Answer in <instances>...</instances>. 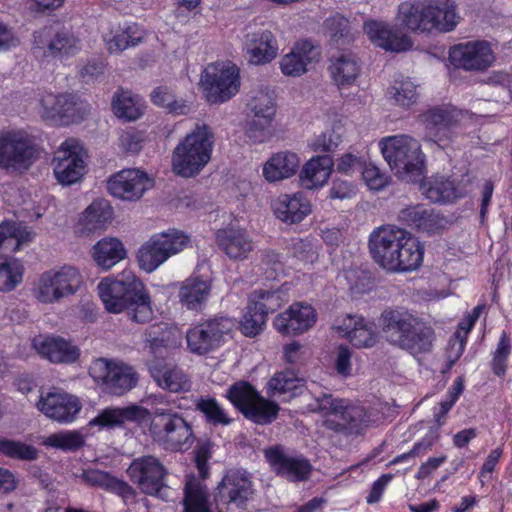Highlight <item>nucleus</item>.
Returning a JSON list of instances; mask_svg holds the SVG:
<instances>
[{"mask_svg":"<svg viewBox=\"0 0 512 512\" xmlns=\"http://www.w3.org/2000/svg\"><path fill=\"white\" fill-rule=\"evenodd\" d=\"M276 115V108L263 110L247 109L246 135L255 143H263L271 135L272 122Z\"/></svg>","mask_w":512,"mask_h":512,"instance_id":"nucleus-35","label":"nucleus"},{"mask_svg":"<svg viewBox=\"0 0 512 512\" xmlns=\"http://www.w3.org/2000/svg\"><path fill=\"white\" fill-rule=\"evenodd\" d=\"M30 241V233L21 224L13 221L0 223V247L17 251L22 244Z\"/></svg>","mask_w":512,"mask_h":512,"instance_id":"nucleus-44","label":"nucleus"},{"mask_svg":"<svg viewBox=\"0 0 512 512\" xmlns=\"http://www.w3.org/2000/svg\"><path fill=\"white\" fill-rule=\"evenodd\" d=\"M98 293L110 313L126 312L136 323H147L153 317L151 299L141 280L133 275L123 280L103 279L98 284Z\"/></svg>","mask_w":512,"mask_h":512,"instance_id":"nucleus-3","label":"nucleus"},{"mask_svg":"<svg viewBox=\"0 0 512 512\" xmlns=\"http://www.w3.org/2000/svg\"><path fill=\"white\" fill-rule=\"evenodd\" d=\"M296 377L292 371L276 373L268 382V389L271 395L283 394L296 388Z\"/></svg>","mask_w":512,"mask_h":512,"instance_id":"nucleus-62","label":"nucleus"},{"mask_svg":"<svg viewBox=\"0 0 512 512\" xmlns=\"http://www.w3.org/2000/svg\"><path fill=\"white\" fill-rule=\"evenodd\" d=\"M345 334L350 342L358 348H370L377 343V334L372 325L367 324L363 318H355L348 315L344 319Z\"/></svg>","mask_w":512,"mask_h":512,"instance_id":"nucleus-38","label":"nucleus"},{"mask_svg":"<svg viewBox=\"0 0 512 512\" xmlns=\"http://www.w3.org/2000/svg\"><path fill=\"white\" fill-rule=\"evenodd\" d=\"M383 157L399 178L413 182L422 175L423 154L420 144L408 136H394L381 142Z\"/></svg>","mask_w":512,"mask_h":512,"instance_id":"nucleus-5","label":"nucleus"},{"mask_svg":"<svg viewBox=\"0 0 512 512\" xmlns=\"http://www.w3.org/2000/svg\"><path fill=\"white\" fill-rule=\"evenodd\" d=\"M397 219L401 224L429 235L439 233L448 223L444 216L422 204L401 209Z\"/></svg>","mask_w":512,"mask_h":512,"instance_id":"nucleus-20","label":"nucleus"},{"mask_svg":"<svg viewBox=\"0 0 512 512\" xmlns=\"http://www.w3.org/2000/svg\"><path fill=\"white\" fill-rule=\"evenodd\" d=\"M183 504L184 512H211L207 487L194 476L187 478Z\"/></svg>","mask_w":512,"mask_h":512,"instance_id":"nucleus-39","label":"nucleus"},{"mask_svg":"<svg viewBox=\"0 0 512 512\" xmlns=\"http://www.w3.org/2000/svg\"><path fill=\"white\" fill-rule=\"evenodd\" d=\"M114 114L127 121H135L142 115V110L129 91L118 90L112 100Z\"/></svg>","mask_w":512,"mask_h":512,"instance_id":"nucleus-48","label":"nucleus"},{"mask_svg":"<svg viewBox=\"0 0 512 512\" xmlns=\"http://www.w3.org/2000/svg\"><path fill=\"white\" fill-rule=\"evenodd\" d=\"M38 409L47 417L58 422L68 423L75 419L81 409L77 397L62 391L48 392L41 396Z\"/></svg>","mask_w":512,"mask_h":512,"instance_id":"nucleus-22","label":"nucleus"},{"mask_svg":"<svg viewBox=\"0 0 512 512\" xmlns=\"http://www.w3.org/2000/svg\"><path fill=\"white\" fill-rule=\"evenodd\" d=\"M277 219L287 224H296L311 213V203L303 193L282 194L273 202Z\"/></svg>","mask_w":512,"mask_h":512,"instance_id":"nucleus-28","label":"nucleus"},{"mask_svg":"<svg viewBox=\"0 0 512 512\" xmlns=\"http://www.w3.org/2000/svg\"><path fill=\"white\" fill-rule=\"evenodd\" d=\"M367 417L364 408L360 406L339 407L334 416L326 418L323 425L336 433L344 435L360 434L366 426Z\"/></svg>","mask_w":512,"mask_h":512,"instance_id":"nucleus-27","label":"nucleus"},{"mask_svg":"<svg viewBox=\"0 0 512 512\" xmlns=\"http://www.w3.org/2000/svg\"><path fill=\"white\" fill-rule=\"evenodd\" d=\"M214 141L211 127L205 123H197L174 148L172 171L184 178L197 176L211 159Z\"/></svg>","mask_w":512,"mask_h":512,"instance_id":"nucleus-4","label":"nucleus"},{"mask_svg":"<svg viewBox=\"0 0 512 512\" xmlns=\"http://www.w3.org/2000/svg\"><path fill=\"white\" fill-rule=\"evenodd\" d=\"M216 243L231 260H244L253 251V240L245 229L226 227L216 233Z\"/></svg>","mask_w":512,"mask_h":512,"instance_id":"nucleus-24","label":"nucleus"},{"mask_svg":"<svg viewBox=\"0 0 512 512\" xmlns=\"http://www.w3.org/2000/svg\"><path fill=\"white\" fill-rule=\"evenodd\" d=\"M373 260L391 272L412 271L423 260L424 249L411 233L395 225H383L369 236Z\"/></svg>","mask_w":512,"mask_h":512,"instance_id":"nucleus-2","label":"nucleus"},{"mask_svg":"<svg viewBox=\"0 0 512 512\" xmlns=\"http://www.w3.org/2000/svg\"><path fill=\"white\" fill-rule=\"evenodd\" d=\"M245 42L248 61L255 65L271 62L278 53V45L272 34H252Z\"/></svg>","mask_w":512,"mask_h":512,"instance_id":"nucleus-36","label":"nucleus"},{"mask_svg":"<svg viewBox=\"0 0 512 512\" xmlns=\"http://www.w3.org/2000/svg\"><path fill=\"white\" fill-rule=\"evenodd\" d=\"M113 210L109 203L104 200L93 201L83 212L81 223L88 232L102 229L111 219Z\"/></svg>","mask_w":512,"mask_h":512,"instance_id":"nucleus-40","label":"nucleus"},{"mask_svg":"<svg viewBox=\"0 0 512 512\" xmlns=\"http://www.w3.org/2000/svg\"><path fill=\"white\" fill-rule=\"evenodd\" d=\"M33 346L37 352L52 363L70 364L78 360L80 349L60 336L35 338Z\"/></svg>","mask_w":512,"mask_h":512,"instance_id":"nucleus-25","label":"nucleus"},{"mask_svg":"<svg viewBox=\"0 0 512 512\" xmlns=\"http://www.w3.org/2000/svg\"><path fill=\"white\" fill-rule=\"evenodd\" d=\"M146 420H150L149 432L153 440L167 450H188L194 443L192 424L173 408L156 407L150 411L138 404L107 407L89 425L112 429Z\"/></svg>","mask_w":512,"mask_h":512,"instance_id":"nucleus-1","label":"nucleus"},{"mask_svg":"<svg viewBox=\"0 0 512 512\" xmlns=\"http://www.w3.org/2000/svg\"><path fill=\"white\" fill-rule=\"evenodd\" d=\"M195 409L203 414L207 423L227 426L232 422L215 398L201 396L195 401Z\"/></svg>","mask_w":512,"mask_h":512,"instance_id":"nucleus-49","label":"nucleus"},{"mask_svg":"<svg viewBox=\"0 0 512 512\" xmlns=\"http://www.w3.org/2000/svg\"><path fill=\"white\" fill-rule=\"evenodd\" d=\"M235 326L233 319L226 316H215L190 328L186 339L192 353L204 355L218 348L225 335L232 332Z\"/></svg>","mask_w":512,"mask_h":512,"instance_id":"nucleus-11","label":"nucleus"},{"mask_svg":"<svg viewBox=\"0 0 512 512\" xmlns=\"http://www.w3.org/2000/svg\"><path fill=\"white\" fill-rule=\"evenodd\" d=\"M421 189L426 198L434 203L449 202L460 196L454 183L444 176H436L424 182Z\"/></svg>","mask_w":512,"mask_h":512,"instance_id":"nucleus-41","label":"nucleus"},{"mask_svg":"<svg viewBox=\"0 0 512 512\" xmlns=\"http://www.w3.org/2000/svg\"><path fill=\"white\" fill-rule=\"evenodd\" d=\"M103 41L110 54H118L130 46H136L142 37L133 38L130 34H104Z\"/></svg>","mask_w":512,"mask_h":512,"instance_id":"nucleus-61","label":"nucleus"},{"mask_svg":"<svg viewBox=\"0 0 512 512\" xmlns=\"http://www.w3.org/2000/svg\"><path fill=\"white\" fill-rule=\"evenodd\" d=\"M53 270L63 300L75 295L84 283L80 270L75 266L63 265Z\"/></svg>","mask_w":512,"mask_h":512,"instance_id":"nucleus-42","label":"nucleus"},{"mask_svg":"<svg viewBox=\"0 0 512 512\" xmlns=\"http://www.w3.org/2000/svg\"><path fill=\"white\" fill-rule=\"evenodd\" d=\"M342 142V135L335 128H331L319 135L313 142L315 151L333 152Z\"/></svg>","mask_w":512,"mask_h":512,"instance_id":"nucleus-64","label":"nucleus"},{"mask_svg":"<svg viewBox=\"0 0 512 512\" xmlns=\"http://www.w3.org/2000/svg\"><path fill=\"white\" fill-rule=\"evenodd\" d=\"M211 292L209 281L199 277H189L181 285L179 300L188 310L201 311Z\"/></svg>","mask_w":512,"mask_h":512,"instance_id":"nucleus-34","label":"nucleus"},{"mask_svg":"<svg viewBox=\"0 0 512 512\" xmlns=\"http://www.w3.org/2000/svg\"><path fill=\"white\" fill-rule=\"evenodd\" d=\"M201 84L210 103L228 101L239 90V71L235 65L218 63L208 65L201 75Z\"/></svg>","mask_w":512,"mask_h":512,"instance_id":"nucleus-10","label":"nucleus"},{"mask_svg":"<svg viewBox=\"0 0 512 512\" xmlns=\"http://www.w3.org/2000/svg\"><path fill=\"white\" fill-rule=\"evenodd\" d=\"M264 456L278 476L292 482L307 480L312 471V466L307 459L288 455L280 445L265 449Z\"/></svg>","mask_w":512,"mask_h":512,"instance_id":"nucleus-17","label":"nucleus"},{"mask_svg":"<svg viewBox=\"0 0 512 512\" xmlns=\"http://www.w3.org/2000/svg\"><path fill=\"white\" fill-rule=\"evenodd\" d=\"M123 243L114 237L99 240L92 249L95 263L104 270H109L126 257Z\"/></svg>","mask_w":512,"mask_h":512,"instance_id":"nucleus-37","label":"nucleus"},{"mask_svg":"<svg viewBox=\"0 0 512 512\" xmlns=\"http://www.w3.org/2000/svg\"><path fill=\"white\" fill-rule=\"evenodd\" d=\"M434 338L433 328L416 316L396 347L414 355L426 353L432 349Z\"/></svg>","mask_w":512,"mask_h":512,"instance_id":"nucleus-30","label":"nucleus"},{"mask_svg":"<svg viewBox=\"0 0 512 512\" xmlns=\"http://www.w3.org/2000/svg\"><path fill=\"white\" fill-rule=\"evenodd\" d=\"M79 49V39L74 34H36L32 48L37 57L71 55Z\"/></svg>","mask_w":512,"mask_h":512,"instance_id":"nucleus-23","label":"nucleus"},{"mask_svg":"<svg viewBox=\"0 0 512 512\" xmlns=\"http://www.w3.org/2000/svg\"><path fill=\"white\" fill-rule=\"evenodd\" d=\"M127 473L142 493L166 499L168 487L165 478L168 471L158 458L151 455L136 458L129 465Z\"/></svg>","mask_w":512,"mask_h":512,"instance_id":"nucleus-9","label":"nucleus"},{"mask_svg":"<svg viewBox=\"0 0 512 512\" xmlns=\"http://www.w3.org/2000/svg\"><path fill=\"white\" fill-rule=\"evenodd\" d=\"M89 375L109 394L121 396L136 387L139 375L123 362L97 358L89 366Z\"/></svg>","mask_w":512,"mask_h":512,"instance_id":"nucleus-7","label":"nucleus"},{"mask_svg":"<svg viewBox=\"0 0 512 512\" xmlns=\"http://www.w3.org/2000/svg\"><path fill=\"white\" fill-rule=\"evenodd\" d=\"M317 320L315 309L308 304L297 302L274 319V327L283 335H298L308 331Z\"/></svg>","mask_w":512,"mask_h":512,"instance_id":"nucleus-21","label":"nucleus"},{"mask_svg":"<svg viewBox=\"0 0 512 512\" xmlns=\"http://www.w3.org/2000/svg\"><path fill=\"white\" fill-rule=\"evenodd\" d=\"M56 179L62 185H72L85 174L86 164L82 148L74 140L65 141L52 160Z\"/></svg>","mask_w":512,"mask_h":512,"instance_id":"nucleus-16","label":"nucleus"},{"mask_svg":"<svg viewBox=\"0 0 512 512\" xmlns=\"http://www.w3.org/2000/svg\"><path fill=\"white\" fill-rule=\"evenodd\" d=\"M279 405L259 395L244 416L257 424H269L277 418Z\"/></svg>","mask_w":512,"mask_h":512,"instance_id":"nucleus-51","label":"nucleus"},{"mask_svg":"<svg viewBox=\"0 0 512 512\" xmlns=\"http://www.w3.org/2000/svg\"><path fill=\"white\" fill-rule=\"evenodd\" d=\"M153 187V180L139 169H123L108 180L109 192L123 200H137Z\"/></svg>","mask_w":512,"mask_h":512,"instance_id":"nucleus-18","label":"nucleus"},{"mask_svg":"<svg viewBox=\"0 0 512 512\" xmlns=\"http://www.w3.org/2000/svg\"><path fill=\"white\" fill-rule=\"evenodd\" d=\"M154 105L164 108L167 113L173 115H187L190 106L183 99H177L173 91L167 86H158L150 94Z\"/></svg>","mask_w":512,"mask_h":512,"instance_id":"nucleus-43","label":"nucleus"},{"mask_svg":"<svg viewBox=\"0 0 512 512\" xmlns=\"http://www.w3.org/2000/svg\"><path fill=\"white\" fill-rule=\"evenodd\" d=\"M23 267L15 259L0 257V291H11L21 281Z\"/></svg>","mask_w":512,"mask_h":512,"instance_id":"nucleus-53","label":"nucleus"},{"mask_svg":"<svg viewBox=\"0 0 512 512\" xmlns=\"http://www.w3.org/2000/svg\"><path fill=\"white\" fill-rule=\"evenodd\" d=\"M0 454L17 460H34L37 458V449L21 441L1 438Z\"/></svg>","mask_w":512,"mask_h":512,"instance_id":"nucleus-56","label":"nucleus"},{"mask_svg":"<svg viewBox=\"0 0 512 512\" xmlns=\"http://www.w3.org/2000/svg\"><path fill=\"white\" fill-rule=\"evenodd\" d=\"M491 44L484 40L454 45L449 50V61L454 68L467 72H482L495 62Z\"/></svg>","mask_w":512,"mask_h":512,"instance_id":"nucleus-15","label":"nucleus"},{"mask_svg":"<svg viewBox=\"0 0 512 512\" xmlns=\"http://www.w3.org/2000/svg\"><path fill=\"white\" fill-rule=\"evenodd\" d=\"M84 437L78 431H64L51 434L46 443L54 448L75 451L84 445Z\"/></svg>","mask_w":512,"mask_h":512,"instance_id":"nucleus-57","label":"nucleus"},{"mask_svg":"<svg viewBox=\"0 0 512 512\" xmlns=\"http://www.w3.org/2000/svg\"><path fill=\"white\" fill-rule=\"evenodd\" d=\"M145 346L151 358H163L169 344V331L165 324H155L148 327L144 333Z\"/></svg>","mask_w":512,"mask_h":512,"instance_id":"nucleus-50","label":"nucleus"},{"mask_svg":"<svg viewBox=\"0 0 512 512\" xmlns=\"http://www.w3.org/2000/svg\"><path fill=\"white\" fill-rule=\"evenodd\" d=\"M300 159L296 153L283 151L274 154L263 166V176L269 182H276L296 174Z\"/></svg>","mask_w":512,"mask_h":512,"instance_id":"nucleus-33","label":"nucleus"},{"mask_svg":"<svg viewBox=\"0 0 512 512\" xmlns=\"http://www.w3.org/2000/svg\"><path fill=\"white\" fill-rule=\"evenodd\" d=\"M37 158L33 140L24 132H8L0 137V167L27 170Z\"/></svg>","mask_w":512,"mask_h":512,"instance_id":"nucleus-13","label":"nucleus"},{"mask_svg":"<svg viewBox=\"0 0 512 512\" xmlns=\"http://www.w3.org/2000/svg\"><path fill=\"white\" fill-rule=\"evenodd\" d=\"M280 68L285 76L299 77L307 71V63L294 49L284 55L280 61Z\"/></svg>","mask_w":512,"mask_h":512,"instance_id":"nucleus-60","label":"nucleus"},{"mask_svg":"<svg viewBox=\"0 0 512 512\" xmlns=\"http://www.w3.org/2000/svg\"><path fill=\"white\" fill-rule=\"evenodd\" d=\"M34 297L43 304H55L63 301L60 289L54 279V270L43 272L33 288Z\"/></svg>","mask_w":512,"mask_h":512,"instance_id":"nucleus-45","label":"nucleus"},{"mask_svg":"<svg viewBox=\"0 0 512 512\" xmlns=\"http://www.w3.org/2000/svg\"><path fill=\"white\" fill-rule=\"evenodd\" d=\"M416 315L404 308L385 309L380 316V326L387 342L397 346Z\"/></svg>","mask_w":512,"mask_h":512,"instance_id":"nucleus-29","label":"nucleus"},{"mask_svg":"<svg viewBox=\"0 0 512 512\" xmlns=\"http://www.w3.org/2000/svg\"><path fill=\"white\" fill-rule=\"evenodd\" d=\"M388 94L395 100L396 104L403 107H409L415 103L418 96L416 85L408 78L394 80Z\"/></svg>","mask_w":512,"mask_h":512,"instance_id":"nucleus-55","label":"nucleus"},{"mask_svg":"<svg viewBox=\"0 0 512 512\" xmlns=\"http://www.w3.org/2000/svg\"><path fill=\"white\" fill-rule=\"evenodd\" d=\"M369 39L375 46L390 52H404L413 45L408 34H369Z\"/></svg>","mask_w":512,"mask_h":512,"instance_id":"nucleus-54","label":"nucleus"},{"mask_svg":"<svg viewBox=\"0 0 512 512\" xmlns=\"http://www.w3.org/2000/svg\"><path fill=\"white\" fill-rule=\"evenodd\" d=\"M334 166L330 155L312 157L302 168L300 184L306 189L322 187L329 179Z\"/></svg>","mask_w":512,"mask_h":512,"instance_id":"nucleus-32","label":"nucleus"},{"mask_svg":"<svg viewBox=\"0 0 512 512\" xmlns=\"http://www.w3.org/2000/svg\"><path fill=\"white\" fill-rule=\"evenodd\" d=\"M456 5L451 0H446L442 6L428 5L424 9L423 32H450L455 29L459 16L455 12Z\"/></svg>","mask_w":512,"mask_h":512,"instance_id":"nucleus-31","label":"nucleus"},{"mask_svg":"<svg viewBox=\"0 0 512 512\" xmlns=\"http://www.w3.org/2000/svg\"><path fill=\"white\" fill-rule=\"evenodd\" d=\"M329 62L328 72L339 89L352 86L361 74V61L352 52L344 51L332 55Z\"/></svg>","mask_w":512,"mask_h":512,"instance_id":"nucleus-26","label":"nucleus"},{"mask_svg":"<svg viewBox=\"0 0 512 512\" xmlns=\"http://www.w3.org/2000/svg\"><path fill=\"white\" fill-rule=\"evenodd\" d=\"M146 364L151 377L163 390L171 393L190 390L191 381L188 375L175 364L158 357L148 359Z\"/></svg>","mask_w":512,"mask_h":512,"instance_id":"nucleus-19","label":"nucleus"},{"mask_svg":"<svg viewBox=\"0 0 512 512\" xmlns=\"http://www.w3.org/2000/svg\"><path fill=\"white\" fill-rule=\"evenodd\" d=\"M253 494L252 482L246 471L230 470L217 486V512H235L244 509Z\"/></svg>","mask_w":512,"mask_h":512,"instance_id":"nucleus-12","label":"nucleus"},{"mask_svg":"<svg viewBox=\"0 0 512 512\" xmlns=\"http://www.w3.org/2000/svg\"><path fill=\"white\" fill-rule=\"evenodd\" d=\"M424 9L420 3L403 2L398 7L397 20L404 28L423 32Z\"/></svg>","mask_w":512,"mask_h":512,"instance_id":"nucleus-52","label":"nucleus"},{"mask_svg":"<svg viewBox=\"0 0 512 512\" xmlns=\"http://www.w3.org/2000/svg\"><path fill=\"white\" fill-rule=\"evenodd\" d=\"M265 322L266 316L260 310L254 309V304L249 302L241 320V331L247 337H255L262 332Z\"/></svg>","mask_w":512,"mask_h":512,"instance_id":"nucleus-58","label":"nucleus"},{"mask_svg":"<svg viewBox=\"0 0 512 512\" xmlns=\"http://www.w3.org/2000/svg\"><path fill=\"white\" fill-rule=\"evenodd\" d=\"M421 116L425 125V140L445 149L455 137L463 113L454 106L443 105L435 106Z\"/></svg>","mask_w":512,"mask_h":512,"instance_id":"nucleus-8","label":"nucleus"},{"mask_svg":"<svg viewBox=\"0 0 512 512\" xmlns=\"http://www.w3.org/2000/svg\"><path fill=\"white\" fill-rule=\"evenodd\" d=\"M287 301L286 294L280 290H259L254 291L249 302L254 304V309L260 310L267 317L269 313H274Z\"/></svg>","mask_w":512,"mask_h":512,"instance_id":"nucleus-46","label":"nucleus"},{"mask_svg":"<svg viewBox=\"0 0 512 512\" xmlns=\"http://www.w3.org/2000/svg\"><path fill=\"white\" fill-rule=\"evenodd\" d=\"M40 105L42 118L61 125L81 121L89 113L88 104L73 94H47Z\"/></svg>","mask_w":512,"mask_h":512,"instance_id":"nucleus-14","label":"nucleus"},{"mask_svg":"<svg viewBox=\"0 0 512 512\" xmlns=\"http://www.w3.org/2000/svg\"><path fill=\"white\" fill-rule=\"evenodd\" d=\"M226 397L244 415L259 393L249 382L239 381L227 389Z\"/></svg>","mask_w":512,"mask_h":512,"instance_id":"nucleus-47","label":"nucleus"},{"mask_svg":"<svg viewBox=\"0 0 512 512\" xmlns=\"http://www.w3.org/2000/svg\"><path fill=\"white\" fill-rule=\"evenodd\" d=\"M263 110L276 108L275 92L268 87L260 88L253 92V95L247 103V109Z\"/></svg>","mask_w":512,"mask_h":512,"instance_id":"nucleus-63","label":"nucleus"},{"mask_svg":"<svg viewBox=\"0 0 512 512\" xmlns=\"http://www.w3.org/2000/svg\"><path fill=\"white\" fill-rule=\"evenodd\" d=\"M189 242V235L178 229H169L151 236L138 251L140 268L148 273L155 271L171 256L187 247Z\"/></svg>","mask_w":512,"mask_h":512,"instance_id":"nucleus-6","label":"nucleus"},{"mask_svg":"<svg viewBox=\"0 0 512 512\" xmlns=\"http://www.w3.org/2000/svg\"><path fill=\"white\" fill-rule=\"evenodd\" d=\"M342 399L334 398L332 394L322 393L315 397L314 401L308 405L310 411L318 412L323 414L326 418L334 416L339 409L342 407Z\"/></svg>","mask_w":512,"mask_h":512,"instance_id":"nucleus-59","label":"nucleus"}]
</instances>
